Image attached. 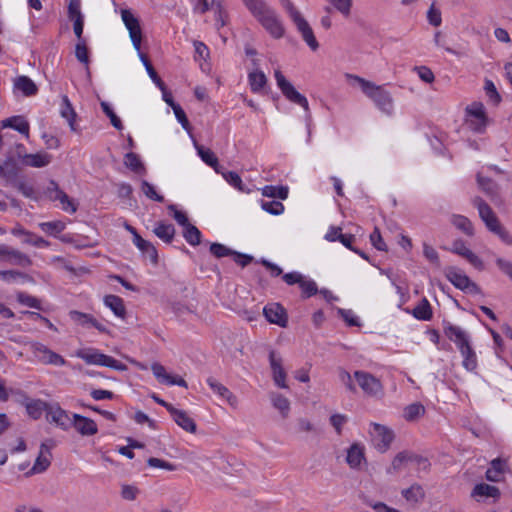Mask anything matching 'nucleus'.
I'll return each mask as SVG.
<instances>
[{
    "label": "nucleus",
    "instance_id": "nucleus-46",
    "mask_svg": "<svg viewBox=\"0 0 512 512\" xmlns=\"http://www.w3.org/2000/svg\"><path fill=\"white\" fill-rule=\"evenodd\" d=\"M218 174H221L223 178L234 188L238 189L241 192H244V185L242 182L241 177L238 175V173L234 171H226L224 167L222 166L221 172H217Z\"/></svg>",
    "mask_w": 512,
    "mask_h": 512
},
{
    "label": "nucleus",
    "instance_id": "nucleus-58",
    "mask_svg": "<svg viewBox=\"0 0 512 512\" xmlns=\"http://www.w3.org/2000/svg\"><path fill=\"white\" fill-rule=\"evenodd\" d=\"M370 241L377 250L387 251V245L384 242L380 229L378 227H375L372 233L370 234Z\"/></svg>",
    "mask_w": 512,
    "mask_h": 512
},
{
    "label": "nucleus",
    "instance_id": "nucleus-39",
    "mask_svg": "<svg viewBox=\"0 0 512 512\" xmlns=\"http://www.w3.org/2000/svg\"><path fill=\"white\" fill-rule=\"evenodd\" d=\"M61 116L68 121V124L72 131H76L75 118L76 113L66 95L62 97Z\"/></svg>",
    "mask_w": 512,
    "mask_h": 512
},
{
    "label": "nucleus",
    "instance_id": "nucleus-25",
    "mask_svg": "<svg viewBox=\"0 0 512 512\" xmlns=\"http://www.w3.org/2000/svg\"><path fill=\"white\" fill-rule=\"evenodd\" d=\"M1 123L3 128H12L18 131L19 133L25 135L26 137H29L30 126L28 121L24 118V116H12L7 119H4Z\"/></svg>",
    "mask_w": 512,
    "mask_h": 512
},
{
    "label": "nucleus",
    "instance_id": "nucleus-20",
    "mask_svg": "<svg viewBox=\"0 0 512 512\" xmlns=\"http://www.w3.org/2000/svg\"><path fill=\"white\" fill-rule=\"evenodd\" d=\"M4 252L2 261H6L12 265L28 267L32 264L30 257L19 250L13 249L4 244Z\"/></svg>",
    "mask_w": 512,
    "mask_h": 512
},
{
    "label": "nucleus",
    "instance_id": "nucleus-61",
    "mask_svg": "<svg viewBox=\"0 0 512 512\" xmlns=\"http://www.w3.org/2000/svg\"><path fill=\"white\" fill-rule=\"evenodd\" d=\"M329 421L331 426L335 429L337 435H341L342 427L347 423L348 418L346 415L335 413L331 415Z\"/></svg>",
    "mask_w": 512,
    "mask_h": 512
},
{
    "label": "nucleus",
    "instance_id": "nucleus-19",
    "mask_svg": "<svg viewBox=\"0 0 512 512\" xmlns=\"http://www.w3.org/2000/svg\"><path fill=\"white\" fill-rule=\"evenodd\" d=\"M346 462L352 469H360L362 462L366 463L365 448L360 443H353L347 449Z\"/></svg>",
    "mask_w": 512,
    "mask_h": 512
},
{
    "label": "nucleus",
    "instance_id": "nucleus-17",
    "mask_svg": "<svg viewBox=\"0 0 512 512\" xmlns=\"http://www.w3.org/2000/svg\"><path fill=\"white\" fill-rule=\"evenodd\" d=\"M72 426L83 436L95 435L98 432L95 421L80 414H73Z\"/></svg>",
    "mask_w": 512,
    "mask_h": 512
},
{
    "label": "nucleus",
    "instance_id": "nucleus-9",
    "mask_svg": "<svg viewBox=\"0 0 512 512\" xmlns=\"http://www.w3.org/2000/svg\"><path fill=\"white\" fill-rule=\"evenodd\" d=\"M442 328L444 335L456 345L458 350H462V348L471 344L468 332L461 327L454 325L447 320H443Z\"/></svg>",
    "mask_w": 512,
    "mask_h": 512
},
{
    "label": "nucleus",
    "instance_id": "nucleus-36",
    "mask_svg": "<svg viewBox=\"0 0 512 512\" xmlns=\"http://www.w3.org/2000/svg\"><path fill=\"white\" fill-rule=\"evenodd\" d=\"M175 228L172 224H166L164 222L156 223L153 229V233L163 240L165 243H171L175 236Z\"/></svg>",
    "mask_w": 512,
    "mask_h": 512
},
{
    "label": "nucleus",
    "instance_id": "nucleus-60",
    "mask_svg": "<svg viewBox=\"0 0 512 512\" xmlns=\"http://www.w3.org/2000/svg\"><path fill=\"white\" fill-rule=\"evenodd\" d=\"M423 255L436 267H440V258L438 252L431 245L427 243L423 244Z\"/></svg>",
    "mask_w": 512,
    "mask_h": 512
},
{
    "label": "nucleus",
    "instance_id": "nucleus-21",
    "mask_svg": "<svg viewBox=\"0 0 512 512\" xmlns=\"http://www.w3.org/2000/svg\"><path fill=\"white\" fill-rule=\"evenodd\" d=\"M170 414L175 423L183 430L192 434L196 433L197 425L186 411L174 407Z\"/></svg>",
    "mask_w": 512,
    "mask_h": 512
},
{
    "label": "nucleus",
    "instance_id": "nucleus-57",
    "mask_svg": "<svg viewBox=\"0 0 512 512\" xmlns=\"http://www.w3.org/2000/svg\"><path fill=\"white\" fill-rule=\"evenodd\" d=\"M337 313L348 326H360L359 318L354 315L352 310L338 308Z\"/></svg>",
    "mask_w": 512,
    "mask_h": 512
},
{
    "label": "nucleus",
    "instance_id": "nucleus-63",
    "mask_svg": "<svg viewBox=\"0 0 512 512\" xmlns=\"http://www.w3.org/2000/svg\"><path fill=\"white\" fill-rule=\"evenodd\" d=\"M63 193V190L60 189L59 185L56 181L50 180L49 184L45 190V195L51 201H57L60 198V195Z\"/></svg>",
    "mask_w": 512,
    "mask_h": 512
},
{
    "label": "nucleus",
    "instance_id": "nucleus-32",
    "mask_svg": "<svg viewBox=\"0 0 512 512\" xmlns=\"http://www.w3.org/2000/svg\"><path fill=\"white\" fill-rule=\"evenodd\" d=\"M412 315L422 321H429L433 317L432 307L427 298H422L419 303L413 308Z\"/></svg>",
    "mask_w": 512,
    "mask_h": 512
},
{
    "label": "nucleus",
    "instance_id": "nucleus-48",
    "mask_svg": "<svg viewBox=\"0 0 512 512\" xmlns=\"http://www.w3.org/2000/svg\"><path fill=\"white\" fill-rule=\"evenodd\" d=\"M2 165V169L4 170L3 178L11 181L17 178L18 176V167L13 158H8L4 161Z\"/></svg>",
    "mask_w": 512,
    "mask_h": 512
},
{
    "label": "nucleus",
    "instance_id": "nucleus-5",
    "mask_svg": "<svg viewBox=\"0 0 512 512\" xmlns=\"http://www.w3.org/2000/svg\"><path fill=\"white\" fill-rule=\"evenodd\" d=\"M277 86L279 87L282 94L285 98L301 107H303L306 111L308 110V100L307 98L299 93L295 87L285 78L280 70H275L274 73Z\"/></svg>",
    "mask_w": 512,
    "mask_h": 512
},
{
    "label": "nucleus",
    "instance_id": "nucleus-10",
    "mask_svg": "<svg viewBox=\"0 0 512 512\" xmlns=\"http://www.w3.org/2000/svg\"><path fill=\"white\" fill-rule=\"evenodd\" d=\"M53 446H54V442L52 440L43 442L40 445L39 455L36 458L32 468L28 472H26V474H25L26 476L42 473L48 469V467L51 464V458H52L51 449Z\"/></svg>",
    "mask_w": 512,
    "mask_h": 512
},
{
    "label": "nucleus",
    "instance_id": "nucleus-47",
    "mask_svg": "<svg viewBox=\"0 0 512 512\" xmlns=\"http://www.w3.org/2000/svg\"><path fill=\"white\" fill-rule=\"evenodd\" d=\"M184 228H185V230H184L183 236L186 239V241L192 246L199 245L201 242L200 230L196 226L192 225L191 223H189Z\"/></svg>",
    "mask_w": 512,
    "mask_h": 512
},
{
    "label": "nucleus",
    "instance_id": "nucleus-29",
    "mask_svg": "<svg viewBox=\"0 0 512 512\" xmlns=\"http://www.w3.org/2000/svg\"><path fill=\"white\" fill-rule=\"evenodd\" d=\"M78 356L87 364H95L107 367L111 356L99 353L97 351H82Z\"/></svg>",
    "mask_w": 512,
    "mask_h": 512
},
{
    "label": "nucleus",
    "instance_id": "nucleus-38",
    "mask_svg": "<svg viewBox=\"0 0 512 512\" xmlns=\"http://www.w3.org/2000/svg\"><path fill=\"white\" fill-rule=\"evenodd\" d=\"M451 222L458 230L462 231L467 236L471 237L474 235L473 224L466 216L454 214Z\"/></svg>",
    "mask_w": 512,
    "mask_h": 512
},
{
    "label": "nucleus",
    "instance_id": "nucleus-15",
    "mask_svg": "<svg viewBox=\"0 0 512 512\" xmlns=\"http://www.w3.org/2000/svg\"><path fill=\"white\" fill-rule=\"evenodd\" d=\"M449 250L452 253H455L465 258L476 269H484L483 261L465 245V242L462 239H456Z\"/></svg>",
    "mask_w": 512,
    "mask_h": 512
},
{
    "label": "nucleus",
    "instance_id": "nucleus-22",
    "mask_svg": "<svg viewBox=\"0 0 512 512\" xmlns=\"http://www.w3.org/2000/svg\"><path fill=\"white\" fill-rule=\"evenodd\" d=\"M21 162L25 166L41 168L47 166L51 162V156L47 153L24 154L18 153Z\"/></svg>",
    "mask_w": 512,
    "mask_h": 512
},
{
    "label": "nucleus",
    "instance_id": "nucleus-6",
    "mask_svg": "<svg viewBox=\"0 0 512 512\" xmlns=\"http://www.w3.org/2000/svg\"><path fill=\"white\" fill-rule=\"evenodd\" d=\"M29 347L34 357L42 364L54 366H64L66 364V360L60 354L40 342H31Z\"/></svg>",
    "mask_w": 512,
    "mask_h": 512
},
{
    "label": "nucleus",
    "instance_id": "nucleus-27",
    "mask_svg": "<svg viewBox=\"0 0 512 512\" xmlns=\"http://www.w3.org/2000/svg\"><path fill=\"white\" fill-rule=\"evenodd\" d=\"M133 243L145 255H147L153 264L158 263V253L156 247L149 241L143 239L140 235L133 238Z\"/></svg>",
    "mask_w": 512,
    "mask_h": 512
},
{
    "label": "nucleus",
    "instance_id": "nucleus-59",
    "mask_svg": "<svg viewBox=\"0 0 512 512\" xmlns=\"http://www.w3.org/2000/svg\"><path fill=\"white\" fill-rule=\"evenodd\" d=\"M485 91L486 95L493 102L494 105H498L501 102V95L498 93L496 86L491 80L485 81Z\"/></svg>",
    "mask_w": 512,
    "mask_h": 512
},
{
    "label": "nucleus",
    "instance_id": "nucleus-54",
    "mask_svg": "<svg viewBox=\"0 0 512 512\" xmlns=\"http://www.w3.org/2000/svg\"><path fill=\"white\" fill-rule=\"evenodd\" d=\"M17 301L25 306L35 309H41V302L36 297L20 292L17 295Z\"/></svg>",
    "mask_w": 512,
    "mask_h": 512
},
{
    "label": "nucleus",
    "instance_id": "nucleus-64",
    "mask_svg": "<svg viewBox=\"0 0 512 512\" xmlns=\"http://www.w3.org/2000/svg\"><path fill=\"white\" fill-rule=\"evenodd\" d=\"M75 56L77 60L81 63L88 64L89 55L88 49L84 41H79L75 46Z\"/></svg>",
    "mask_w": 512,
    "mask_h": 512
},
{
    "label": "nucleus",
    "instance_id": "nucleus-33",
    "mask_svg": "<svg viewBox=\"0 0 512 512\" xmlns=\"http://www.w3.org/2000/svg\"><path fill=\"white\" fill-rule=\"evenodd\" d=\"M104 304L109 307L113 313L124 319L126 316V308L122 298L116 295H106L104 297Z\"/></svg>",
    "mask_w": 512,
    "mask_h": 512
},
{
    "label": "nucleus",
    "instance_id": "nucleus-51",
    "mask_svg": "<svg viewBox=\"0 0 512 512\" xmlns=\"http://www.w3.org/2000/svg\"><path fill=\"white\" fill-rule=\"evenodd\" d=\"M295 432L298 434H317L316 427L305 418H299L295 425Z\"/></svg>",
    "mask_w": 512,
    "mask_h": 512
},
{
    "label": "nucleus",
    "instance_id": "nucleus-35",
    "mask_svg": "<svg viewBox=\"0 0 512 512\" xmlns=\"http://www.w3.org/2000/svg\"><path fill=\"white\" fill-rule=\"evenodd\" d=\"M14 87L22 91L25 96H33L37 93L36 84L28 76H19L14 80Z\"/></svg>",
    "mask_w": 512,
    "mask_h": 512
},
{
    "label": "nucleus",
    "instance_id": "nucleus-4",
    "mask_svg": "<svg viewBox=\"0 0 512 512\" xmlns=\"http://www.w3.org/2000/svg\"><path fill=\"white\" fill-rule=\"evenodd\" d=\"M444 275L457 289L470 294H480L481 288L473 282L462 270L455 266L444 268Z\"/></svg>",
    "mask_w": 512,
    "mask_h": 512
},
{
    "label": "nucleus",
    "instance_id": "nucleus-7",
    "mask_svg": "<svg viewBox=\"0 0 512 512\" xmlns=\"http://www.w3.org/2000/svg\"><path fill=\"white\" fill-rule=\"evenodd\" d=\"M121 17L126 29L128 30L129 38L131 40L133 48L137 52L141 51L143 33L139 19L135 17L132 14V12L128 9H123L121 11Z\"/></svg>",
    "mask_w": 512,
    "mask_h": 512
},
{
    "label": "nucleus",
    "instance_id": "nucleus-11",
    "mask_svg": "<svg viewBox=\"0 0 512 512\" xmlns=\"http://www.w3.org/2000/svg\"><path fill=\"white\" fill-rule=\"evenodd\" d=\"M473 205L478 209L481 220L485 223L486 228L491 232L494 231L501 222L492 208L479 196L472 200Z\"/></svg>",
    "mask_w": 512,
    "mask_h": 512
},
{
    "label": "nucleus",
    "instance_id": "nucleus-24",
    "mask_svg": "<svg viewBox=\"0 0 512 512\" xmlns=\"http://www.w3.org/2000/svg\"><path fill=\"white\" fill-rule=\"evenodd\" d=\"M25 399V407L28 415L33 419L37 420L42 416L43 411L47 413L50 403L42 400H31L28 396L23 394Z\"/></svg>",
    "mask_w": 512,
    "mask_h": 512
},
{
    "label": "nucleus",
    "instance_id": "nucleus-62",
    "mask_svg": "<svg viewBox=\"0 0 512 512\" xmlns=\"http://www.w3.org/2000/svg\"><path fill=\"white\" fill-rule=\"evenodd\" d=\"M262 209L272 215H280L284 211V206L279 201L262 202Z\"/></svg>",
    "mask_w": 512,
    "mask_h": 512
},
{
    "label": "nucleus",
    "instance_id": "nucleus-42",
    "mask_svg": "<svg viewBox=\"0 0 512 512\" xmlns=\"http://www.w3.org/2000/svg\"><path fill=\"white\" fill-rule=\"evenodd\" d=\"M270 398H271L273 406L281 412V414L284 418H286L290 411L289 400L286 397H284L283 395L278 394V393H272Z\"/></svg>",
    "mask_w": 512,
    "mask_h": 512
},
{
    "label": "nucleus",
    "instance_id": "nucleus-41",
    "mask_svg": "<svg viewBox=\"0 0 512 512\" xmlns=\"http://www.w3.org/2000/svg\"><path fill=\"white\" fill-rule=\"evenodd\" d=\"M139 58L142 61L143 65L146 68L147 73L149 74L152 81L161 89L164 90V82L162 79L158 76L156 70L152 66L151 62L149 61L146 54L142 53L141 51L138 52Z\"/></svg>",
    "mask_w": 512,
    "mask_h": 512
},
{
    "label": "nucleus",
    "instance_id": "nucleus-18",
    "mask_svg": "<svg viewBox=\"0 0 512 512\" xmlns=\"http://www.w3.org/2000/svg\"><path fill=\"white\" fill-rule=\"evenodd\" d=\"M269 360L275 384L280 388H286V372L282 367V358L274 351H271L269 354Z\"/></svg>",
    "mask_w": 512,
    "mask_h": 512
},
{
    "label": "nucleus",
    "instance_id": "nucleus-52",
    "mask_svg": "<svg viewBox=\"0 0 512 512\" xmlns=\"http://www.w3.org/2000/svg\"><path fill=\"white\" fill-rule=\"evenodd\" d=\"M101 108L103 112L106 114L107 117H109L111 124L114 128L117 130L123 129V124L120 120V118L115 114L113 109L110 107V105L107 102H101Z\"/></svg>",
    "mask_w": 512,
    "mask_h": 512
},
{
    "label": "nucleus",
    "instance_id": "nucleus-2",
    "mask_svg": "<svg viewBox=\"0 0 512 512\" xmlns=\"http://www.w3.org/2000/svg\"><path fill=\"white\" fill-rule=\"evenodd\" d=\"M349 77L359 84L362 92L374 102L380 111L387 115H392L394 101L389 91H387L383 86L376 85L375 83L359 76L350 75Z\"/></svg>",
    "mask_w": 512,
    "mask_h": 512
},
{
    "label": "nucleus",
    "instance_id": "nucleus-40",
    "mask_svg": "<svg viewBox=\"0 0 512 512\" xmlns=\"http://www.w3.org/2000/svg\"><path fill=\"white\" fill-rule=\"evenodd\" d=\"M251 90L254 93L260 92L267 83V78L262 71H254L248 75Z\"/></svg>",
    "mask_w": 512,
    "mask_h": 512
},
{
    "label": "nucleus",
    "instance_id": "nucleus-14",
    "mask_svg": "<svg viewBox=\"0 0 512 512\" xmlns=\"http://www.w3.org/2000/svg\"><path fill=\"white\" fill-rule=\"evenodd\" d=\"M46 420L63 430H67L72 426V419L69 414L67 411L62 409L58 403H50L46 414Z\"/></svg>",
    "mask_w": 512,
    "mask_h": 512
},
{
    "label": "nucleus",
    "instance_id": "nucleus-28",
    "mask_svg": "<svg viewBox=\"0 0 512 512\" xmlns=\"http://www.w3.org/2000/svg\"><path fill=\"white\" fill-rule=\"evenodd\" d=\"M501 496V492L498 487L487 484L479 483L474 486L471 492V497H487L498 499Z\"/></svg>",
    "mask_w": 512,
    "mask_h": 512
},
{
    "label": "nucleus",
    "instance_id": "nucleus-34",
    "mask_svg": "<svg viewBox=\"0 0 512 512\" xmlns=\"http://www.w3.org/2000/svg\"><path fill=\"white\" fill-rule=\"evenodd\" d=\"M459 352L463 358L462 366L467 371H474L477 368L478 360L476 352L471 344L465 346L462 350H459Z\"/></svg>",
    "mask_w": 512,
    "mask_h": 512
},
{
    "label": "nucleus",
    "instance_id": "nucleus-45",
    "mask_svg": "<svg viewBox=\"0 0 512 512\" xmlns=\"http://www.w3.org/2000/svg\"><path fill=\"white\" fill-rule=\"evenodd\" d=\"M344 18H349L353 6V0H326Z\"/></svg>",
    "mask_w": 512,
    "mask_h": 512
},
{
    "label": "nucleus",
    "instance_id": "nucleus-37",
    "mask_svg": "<svg viewBox=\"0 0 512 512\" xmlns=\"http://www.w3.org/2000/svg\"><path fill=\"white\" fill-rule=\"evenodd\" d=\"M402 496L408 502L419 503L425 498V491L421 485L415 483L409 488L402 490Z\"/></svg>",
    "mask_w": 512,
    "mask_h": 512
},
{
    "label": "nucleus",
    "instance_id": "nucleus-50",
    "mask_svg": "<svg viewBox=\"0 0 512 512\" xmlns=\"http://www.w3.org/2000/svg\"><path fill=\"white\" fill-rule=\"evenodd\" d=\"M425 413V408L420 403H412L405 407L404 409V418L407 421H413L417 419L419 416Z\"/></svg>",
    "mask_w": 512,
    "mask_h": 512
},
{
    "label": "nucleus",
    "instance_id": "nucleus-56",
    "mask_svg": "<svg viewBox=\"0 0 512 512\" xmlns=\"http://www.w3.org/2000/svg\"><path fill=\"white\" fill-rule=\"evenodd\" d=\"M210 252L217 258L234 256L235 251L220 243H212Z\"/></svg>",
    "mask_w": 512,
    "mask_h": 512
},
{
    "label": "nucleus",
    "instance_id": "nucleus-8",
    "mask_svg": "<svg viewBox=\"0 0 512 512\" xmlns=\"http://www.w3.org/2000/svg\"><path fill=\"white\" fill-rule=\"evenodd\" d=\"M371 427L372 431L370 433L373 437L376 449L381 453L386 452L394 440L395 435L393 431L379 423H372Z\"/></svg>",
    "mask_w": 512,
    "mask_h": 512
},
{
    "label": "nucleus",
    "instance_id": "nucleus-55",
    "mask_svg": "<svg viewBox=\"0 0 512 512\" xmlns=\"http://www.w3.org/2000/svg\"><path fill=\"white\" fill-rule=\"evenodd\" d=\"M299 286L301 288V296L303 298H309L318 293V287L314 281L302 279Z\"/></svg>",
    "mask_w": 512,
    "mask_h": 512
},
{
    "label": "nucleus",
    "instance_id": "nucleus-23",
    "mask_svg": "<svg viewBox=\"0 0 512 512\" xmlns=\"http://www.w3.org/2000/svg\"><path fill=\"white\" fill-rule=\"evenodd\" d=\"M207 384L213 390L214 393L218 394L222 398H225L232 407H237V397L232 392H230V390L226 386H224L223 384H221L212 377H209L207 379Z\"/></svg>",
    "mask_w": 512,
    "mask_h": 512
},
{
    "label": "nucleus",
    "instance_id": "nucleus-1",
    "mask_svg": "<svg viewBox=\"0 0 512 512\" xmlns=\"http://www.w3.org/2000/svg\"><path fill=\"white\" fill-rule=\"evenodd\" d=\"M249 12L275 38L284 35V27L276 12L265 0H241Z\"/></svg>",
    "mask_w": 512,
    "mask_h": 512
},
{
    "label": "nucleus",
    "instance_id": "nucleus-31",
    "mask_svg": "<svg viewBox=\"0 0 512 512\" xmlns=\"http://www.w3.org/2000/svg\"><path fill=\"white\" fill-rule=\"evenodd\" d=\"M195 147L198 152V155L200 156L204 163L212 167L216 173L221 172L222 166L219 165L218 158L210 149H207L204 146L198 145L196 143Z\"/></svg>",
    "mask_w": 512,
    "mask_h": 512
},
{
    "label": "nucleus",
    "instance_id": "nucleus-43",
    "mask_svg": "<svg viewBox=\"0 0 512 512\" xmlns=\"http://www.w3.org/2000/svg\"><path fill=\"white\" fill-rule=\"evenodd\" d=\"M124 164L127 168L131 169L135 173H141L145 171L144 165L136 153H127L124 157Z\"/></svg>",
    "mask_w": 512,
    "mask_h": 512
},
{
    "label": "nucleus",
    "instance_id": "nucleus-26",
    "mask_svg": "<svg viewBox=\"0 0 512 512\" xmlns=\"http://www.w3.org/2000/svg\"><path fill=\"white\" fill-rule=\"evenodd\" d=\"M476 180L479 188L492 200L499 197L500 187L493 179L484 177L478 173Z\"/></svg>",
    "mask_w": 512,
    "mask_h": 512
},
{
    "label": "nucleus",
    "instance_id": "nucleus-53",
    "mask_svg": "<svg viewBox=\"0 0 512 512\" xmlns=\"http://www.w3.org/2000/svg\"><path fill=\"white\" fill-rule=\"evenodd\" d=\"M69 315L73 321L82 326L92 325L93 320H95V318L91 314L83 313L76 310L70 311Z\"/></svg>",
    "mask_w": 512,
    "mask_h": 512
},
{
    "label": "nucleus",
    "instance_id": "nucleus-3",
    "mask_svg": "<svg viewBox=\"0 0 512 512\" xmlns=\"http://www.w3.org/2000/svg\"><path fill=\"white\" fill-rule=\"evenodd\" d=\"M280 2L293 23L296 25L297 30L301 33L303 40L313 51H315L318 48V42L309 23L304 19L291 0H280Z\"/></svg>",
    "mask_w": 512,
    "mask_h": 512
},
{
    "label": "nucleus",
    "instance_id": "nucleus-16",
    "mask_svg": "<svg viewBox=\"0 0 512 512\" xmlns=\"http://www.w3.org/2000/svg\"><path fill=\"white\" fill-rule=\"evenodd\" d=\"M263 314L266 320L270 323L286 327L288 323V316L286 310L279 303L268 304L263 308Z\"/></svg>",
    "mask_w": 512,
    "mask_h": 512
},
{
    "label": "nucleus",
    "instance_id": "nucleus-30",
    "mask_svg": "<svg viewBox=\"0 0 512 512\" xmlns=\"http://www.w3.org/2000/svg\"><path fill=\"white\" fill-rule=\"evenodd\" d=\"M490 467L485 473V477L490 482H499L501 475L504 473L506 462L501 458H495L491 461Z\"/></svg>",
    "mask_w": 512,
    "mask_h": 512
},
{
    "label": "nucleus",
    "instance_id": "nucleus-13",
    "mask_svg": "<svg viewBox=\"0 0 512 512\" xmlns=\"http://www.w3.org/2000/svg\"><path fill=\"white\" fill-rule=\"evenodd\" d=\"M354 377L361 389L368 395L375 396L382 392V384L379 379L364 371H355Z\"/></svg>",
    "mask_w": 512,
    "mask_h": 512
},
{
    "label": "nucleus",
    "instance_id": "nucleus-49",
    "mask_svg": "<svg viewBox=\"0 0 512 512\" xmlns=\"http://www.w3.org/2000/svg\"><path fill=\"white\" fill-rule=\"evenodd\" d=\"M41 230L50 235L56 236L58 233H61L66 228V224L62 221H51V222H43L39 224Z\"/></svg>",
    "mask_w": 512,
    "mask_h": 512
},
{
    "label": "nucleus",
    "instance_id": "nucleus-44",
    "mask_svg": "<svg viewBox=\"0 0 512 512\" xmlns=\"http://www.w3.org/2000/svg\"><path fill=\"white\" fill-rule=\"evenodd\" d=\"M262 195L285 200L288 197V188L284 186L267 185L262 189Z\"/></svg>",
    "mask_w": 512,
    "mask_h": 512
},
{
    "label": "nucleus",
    "instance_id": "nucleus-12",
    "mask_svg": "<svg viewBox=\"0 0 512 512\" xmlns=\"http://www.w3.org/2000/svg\"><path fill=\"white\" fill-rule=\"evenodd\" d=\"M467 115L473 119L469 120V126L473 131L482 132L487 125L485 107L481 102H473L466 108Z\"/></svg>",
    "mask_w": 512,
    "mask_h": 512
}]
</instances>
